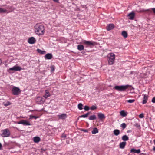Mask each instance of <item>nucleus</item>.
<instances>
[{"label": "nucleus", "mask_w": 155, "mask_h": 155, "mask_svg": "<svg viewBox=\"0 0 155 155\" xmlns=\"http://www.w3.org/2000/svg\"><path fill=\"white\" fill-rule=\"evenodd\" d=\"M126 144L125 142H123L120 143V148L121 149H124Z\"/></svg>", "instance_id": "nucleus-18"}, {"label": "nucleus", "mask_w": 155, "mask_h": 155, "mask_svg": "<svg viewBox=\"0 0 155 155\" xmlns=\"http://www.w3.org/2000/svg\"><path fill=\"white\" fill-rule=\"evenodd\" d=\"M36 41L35 39L33 37L29 38L28 41V42L30 44H33Z\"/></svg>", "instance_id": "nucleus-8"}, {"label": "nucleus", "mask_w": 155, "mask_h": 155, "mask_svg": "<svg viewBox=\"0 0 155 155\" xmlns=\"http://www.w3.org/2000/svg\"><path fill=\"white\" fill-rule=\"evenodd\" d=\"M89 107L87 106H85L84 107V109L86 111H88L89 110Z\"/></svg>", "instance_id": "nucleus-38"}, {"label": "nucleus", "mask_w": 155, "mask_h": 155, "mask_svg": "<svg viewBox=\"0 0 155 155\" xmlns=\"http://www.w3.org/2000/svg\"><path fill=\"white\" fill-rule=\"evenodd\" d=\"M1 63H2L1 60V59H0V64H1Z\"/></svg>", "instance_id": "nucleus-53"}, {"label": "nucleus", "mask_w": 155, "mask_h": 155, "mask_svg": "<svg viewBox=\"0 0 155 155\" xmlns=\"http://www.w3.org/2000/svg\"><path fill=\"white\" fill-rule=\"evenodd\" d=\"M98 132V130L97 128L95 127L93 128V130L92 131V133L93 134H95Z\"/></svg>", "instance_id": "nucleus-23"}, {"label": "nucleus", "mask_w": 155, "mask_h": 155, "mask_svg": "<svg viewBox=\"0 0 155 155\" xmlns=\"http://www.w3.org/2000/svg\"><path fill=\"white\" fill-rule=\"evenodd\" d=\"M153 149L154 151H155V146L153 147Z\"/></svg>", "instance_id": "nucleus-48"}, {"label": "nucleus", "mask_w": 155, "mask_h": 155, "mask_svg": "<svg viewBox=\"0 0 155 155\" xmlns=\"http://www.w3.org/2000/svg\"><path fill=\"white\" fill-rule=\"evenodd\" d=\"M139 117L141 118H143L144 117V115L142 113L140 114L139 115Z\"/></svg>", "instance_id": "nucleus-40"}, {"label": "nucleus", "mask_w": 155, "mask_h": 155, "mask_svg": "<svg viewBox=\"0 0 155 155\" xmlns=\"http://www.w3.org/2000/svg\"><path fill=\"white\" fill-rule=\"evenodd\" d=\"M88 116V114L87 113L84 115H83L79 116L78 117L79 118V117L85 118V117H87Z\"/></svg>", "instance_id": "nucleus-31"}, {"label": "nucleus", "mask_w": 155, "mask_h": 155, "mask_svg": "<svg viewBox=\"0 0 155 155\" xmlns=\"http://www.w3.org/2000/svg\"><path fill=\"white\" fill-rule=\"evenodd\" d=\"M82 44H83L86 47H91L92 46L96 45V42L92 41H87L84 40L82 41Z\"/></svg>", "instance_id": "nucleus-2"}, {"label": "nucleus", "mask_w": 155, "mask_h": 155, "mask_svg": "<svg viewBox=\"0 0 155 155\" xmlns=\"http://www.w3.org/2000/svg\"><path fill=\"white\" fill-rule=\"evenodd\" d=\"M83 106V105L81 103H79L78 105V108L80 110H81L83 109V108H82Z\"/></svg>", "instance_id": "nucleus-30"}, {"label": "nucleus", "mask_w": 155, "mask_h": 155, "mask_svg": "<svg viewBox=\"0 0 155 155\" xmlns=\"http://www.w3.org/2000/svg\"><path fill=\"white\" fill-rule=\"evenodd\" d=\"M109 55H109L108 56V62L109 64L112 65V64L115 60V55L113 53H110Z\"/></svg>", "instance_id": "nucleus-4"}, {"label": "nucleus", "mask_w": 155, "mask_h": 155, "mask_svg": "<svg viewBox=\"0 0 155 155\" xmlns=\"http://www.w3.org/2000/svg\"><path fill=\"white\" fill-rule=\"evenodd\" d=\"M130 152L131 153H139L140 152V149L136 150L135 149H132L130 150Z\"/></svg>", "instance_id": "nucleus-16"}, {"label": "nucleus", "mask_w": 155, "mask_h": 155, "mask_svg": "<svg viewBox=\"0 0 155 155\" xmlns=\"http://www.w3.org/2000/svg\"><path fill=\"white\" fill-rule=\"evenodd\" d=\"M149 9H147V10H145L144 11H149Z\"/></svg>", "instance_id": "nucleus-51"}, {"label": "nucleus", "mask_w": 155, "mask_h": 155, "mask_svg": "<svg viewBox=\"0 0 155 155\" xmlns=\"http://www.w3.org/2000/svg\"><path fill=\"white\" fill-rule=\"evenodd\" d=\"M12 93L14 95H17L21 93L20 89L16 87H14L12 89Z\"/></svg>", "instance_id": "nucleus-6"}, {"label": "nucleus", "mask_w": 155, "mask_h": 155, "mask_svg": "<svg viewBox=\"0 0 155 155\" xmlns=\"http://www.w3.org/2000/svg\"><path fill=\"white\" fill-rule=\"evenodd\" d=\"M131 132V130H128L127 131V133H129V132Z\"/></svg>", "instance_id": "nucleus-49"}, {"label": "nucleus", "mask_w": 155, "mask_h": 155, "mask_svg": "<svg viewBox=\"0 0 155 155\" xmlns=\"http://www.w3.org/2000/svg\"><path fill=\"white\" fill-rule=\"evenodd\" d=\"M144 155H145L144 154Z\"/></svg>", "instance_id": "nucleus-54"}, {"label": "nucleus", "mask_w": 155, "mask_h": 155, "mask_svg": "<svg viewBox=\"0 0 155 155\" xmlns=\"http://www.w3.org/2000/svg\"><path fill=\"white\" fill-rule=\"evenodd\" d=\"M2 134L1 135L3 137H8L10 136V132L9 130L8 129H6L2 130Z\"/></svg>", "instance_id": "nucleus-3"}, {"label": "nucleus", "mask_w": 155, "mask_h": 155, "mask_svg": "<svg viewBox=\"0 0 155 155\" xmlns=\"http://www.w3.org/2000/svg\"><path fill=\"white\" fill-rule=\"evenodd\" d=\"M35 31L36 34L38 35H42L44 34V27L43 25L41 23H38L35 26Z\"/></svg>", "instance_id": "nucleus-1"}, {"label": "nucleus", "mask_w": 155, "mask_h": 155, "mask_svg": "<svg viewBox=\"0 0 155 155\" xmlns=\"http://www.w3.org/2000/svg\"><path fill=\"white\" fill-rule=\"evenodd\" d=\"M84 46L81 45H79L77 46L78 49L80 51L84 50Z\"/></svg>", "instance_id": "nucleus-21"}, {"label": "nucleus", "mask_w": 155, "mask_h": 155, "mask_svg": "<svg viewBox=\"0 0 155 155\" xmlns=\"http://www.w3.org/2000/svg\"><path fill=\"white\" fill-rule=\"evenodd\" d=\"M2 145L0 143V150H1L2 149Z\"/></svg>", "instance_id": "nucleus-47"}, {"label": "nucleus", "mask_w": 155, "mask_h": 155, "mask_svg": "<svg viewBox=\"0 0 155 155\" xmlns=\"http://www.w3.org/2000/svg\"><path fill=\"white\" fill-rule=\"evenodd\" d=\"M22 124L24 125H30L31 124L28 121L23 120Z\"/></svg>", "instance_id": "nucleus-19"}, {"label": "nucleus", "mask_w": 155, "mask_h": 155, "mask_svg": "<svg viewBox=\"0 0 155 155\" xmlns=\"http://www.w3.org/2000/svg\"><path fill=\"white\" fill-rule=\"evenodd\" d=\"M23 120H22L18 122L17 123L19 124H22L23 123Z\"/></svg>", "instance_id": "nucleus-43"}, {"label": "nucleus", "mask_w": 155, "mask_h": 155, "mask_svg": "<svg viewBox=\"0 0 155 155\" xmlns=\"http://www.w3.org/2000/svg\"><path fill=\"white\" fill-rule=\"evenodd\" d=\"M37 101L38 104H41L44 102V101L43 100V98L41 97H38L37 99Z\"/></svg>", "instance_id": "nucleus-15"}, {"label": "nucleus", "mask_w": 155, "mask_h": 155, "mask_svg": "<svg viewBox=\"0 0 155 155\" xmlns=\"http://www.w3.org/2000/svg\"><path fill=\"white\" fill-rule=\"evenodd\" d=\"M45 92V94L43 96V97H45V98L46 99L48 97H50L51 95L48 90H46Z\"/></svg>", "instance_id": "nucleus-17"}, {"label": "nucleus", "mask_w": 155, "mask_h": 155, "mask_svg": "<svg viewBox=\"0 0 155 155\" xmlns=\"http://www.w3.org/2000/svg\"><path fill=\"white\" fill-rule=\"evenodd\" d=\"M135 15V13L132 12L128 14V17L129 19L130 20H133L134 17Z\"/></svg>", "instance_id": "nucleus-12"}, {"label": "nucleus", "mask_w": 155, "mask_h": 155, "mask_svg": "<svg viewBox=\"0 0 155 155\" xmlns=\"http://www.w3.org/2000/svg\"><path fill=\"white\" fill-rule=\"evenodd\" d=\"M135 100L134 99L129 100H127V102L129 103H132L135 101Z\"/></svg>", "instance_id": "nucleus-39"}, {"label": "nucleus", "mask_w": 155, "mask_h": 155, "mask_svg": "<svg viewBox=\"0 0 155 155\" xmlns=\"http://www.w3.org/2000/svg\"><path fill=\"white\" fill-rule=\"evenodd\" d=\"M152 10L153 11V13L155 14V8H152Z\"/></svg>", "instance_id": "nucleus-45"}, {"label": "nucleus", "mask_w": 155, "mask_h": 155, "mask_svg": "<svg viewBox=\"0 0 155 155\" xmlns=\"http://www.w3.org/2000/svg\"><path fill=\"white\" fill-rule=\"evenodd\" d=\"M97 108V107L96 106L93 105L91 107L90 109L92 110H94L96 109Z\"/></svg>", "instance_id": "nucleus-36"}, {"label": "nucleus", "mask_w": 155, "mask_h": 155, "mask_svg": "<svg viewBox=\"0 0 155 155\" xmlns=\"http://www.w3.org/2000/svg\"><path fill=\"white\" fill-rule=\"evenodd\" d=\"M113 132L114 134L116 136H117L120 134V130L118 129L115 130Z\"/></svg>", "instance_id": "nucleus-25"}, {"label": "nucleus", "mask_w": 155, "mask_h": 155, "mask_svg": "<svg viewBox=\"0 0 155 155\" xmlns=\"http://www.w3.org/2000/svg\"><path fill=\"white\" fill-rule=\"evenodd\" d=\"M114 27V25L113 24L108 25L106 26V29L108 31L110 30L113 29Z\"/></svg>", "instance_id": "nucleus-9"}, {"label": "nucleus", "mask_w": 155, "mask_h": 155, "mask_svg": "<svg viewBox=\"0 0 155 155\" xmlns=\"http://www.w3.org/2000/svg\"><path fill=\"white\" fill-rule=\"evenodd\" d=\"M153 142H154V144L155 145V139L154 140Z\"/></svg>", "instance_id": "nucleus-52"}, {"label": "nucleus", "mask_w": 155, "mask_h": 155, "mask_svg": "<svg viewBox=\"0 0 155 155\" xmlns=\"http://www.w3.org/2000/svg\"><path fill=\"white\" fill-rule=\"evenodd\" d=\"M8 13V12H7V10L6 9H4L2 8H0V13Z\"/></svg>", "instance_id": "nucleus-26"}, {"label": "nucleus", "mask_w": 155, "mask_h": 155, "mask_svg": "<svg viewBox=\"0 0 155 155\" xmlns=\"http://www.w3.org/2000/svg\"><path fill=\"white\" fill-rule=\"evenodd\" d=\"M37 52L41 54H44L46 53V51H42L41 50L38 49L37 50Z\"/></svg>", "instance_id": "nucleus-22"}, {"label": "nucleus", "mask_w": 155, "mask_h": 155, "mask_svg": "<svg viewBox=\"0 0 155 155\" xmlns=\"http://www.w3.org/2000/svg\"><path fill=\"white\" fill-rule=\"evenodd\" d=\"M97 116L98 118L101 120H102L105 118V117L104 114L101 113H99L97 114Z\"/></svg>", "instance_id": "nucleus-10"}, {"label": "nucleus", "mask_w": 155, "mask_h": 155, "mask_svg": "<svg viewBox=\"0 0 155 155\" xmlns=\"http://www.w3.org/2000/svg\"><path fill=\"white\" fill-rule=\"evenodd\" d=\"M87 113H88V115H89L90 114H91V112H88Z\"/></svg>", "instance_id": "nucleus-50"}, {"label": "nucleus", "mask_w": 155, "mask_h": 155, "mask_svg": "<svg viewBox=\"0 0 155 155\" xmlns=\"http://www.w3.org/2000/svg\"><path fill=\"white\" fill-rule=\"evenodd\" d=\"M96 119V116L94 115L90 116L89 118V119L90 120H94Z\"/></svg>", "instance_id": "nucleus-29"}, {"label": "nucleus", "mask_w": 155, "mask_h": 155, "mask_svg": "<svg viewBox=\"0 0 155 155\" xmlns=\"http://www.w3.org/2000/svg\"><path fill=\"white\" fill-rule=\"evenodd\" d=\"M54 2L57 3L59 2V0H53Z\"/></svg>", "instance_id": "nucleus-46"}, {"label": "nucleus", "mask_w": 155, "mask_h": 155, "mask_svg": "<svg viewBox=\"0 0 155 155\" xmlns=\"http://www.w3.org/2000/svg\"><path fill=\"white\" fill-rule=\"evenodd\" d=\"M58 118L61 119H65L67 117L66 114H62L58 116Z\"/></svg>", "instance_id": "nucleus-13"}, {"label": "nucleus", "mask_w": 155, "mask_h": 155, "mask_svg": "<svg viewBox=\"0 0 155 155\" xmlns=\"http://www.w3.org/2000/svg\"><path fill=\"white\" fill-rule=\"evenodd\" d=\"M120 127L124 129L126 128V125L125 123H123L121 124Z\"/></svg>", "instance_id": "nucleus-35"}, {"label": "nucleus", "mask_w": 155, "mask_h": 155, "mask_svg": "<svg viewBox=\"0 0 155 155\" xmlns=\"http://www.w3.org/2000/svg\"><path fill=\"white\" fill-rule=\"evenodd\" d=\"M39 117L38 116H33L32 115H31L30 116V119L34 118L35 119H36L37 118H38Z\"/></svg>", "instance_id": "nucleus-33"}, {"label": "nucleus", "mask_w": 155, "mask_h": 155, "mask_svg": "<svg viewBox=\"0 0 155 155\" xmlns=\"http://www.w3.org/2000/svg\"><path fill=\"white\" fill-rule=\"evenodd\" d=\"M151 101L153 103H155V97H154L152 98Z\"/></svg>", "instance_id": "nucleus-42"}, {"label": "nucleus", "mask_w": 155, "mask_h": 155, "mask_svg": "<svg viewBox=\"0 0 155 155\" xmlns=\"http://www.w3.org/2000/svg\"><path fill=\"white\" fill-rule=\"evenodd\" d=\"M128 85H122V86H116L114 87V88L115 89L120 91H124L128 88Z\"/></svg>", "instance_id": "nucleus-5"}, {"label": "nucleus", "mask_w": 155, "mask_h": 155, "mask_svg": "<svg viewBox=\"0 0 155 155\" xmlns=\"http://www.w3.org/2000/svg\"><path fill=\"white\" fill-rule=\"evenodd\" d=\"M134 126L137 127L138 128H140V125L137 123H136L134 124Z\"/></svg>", "instance_id": "nucleus-37"}, {"label": "nucleus", "mask_w": 155, "mask_h": 155, "mask_svg": "<svg viewBox=\"0 0 155 155\" xmlns=\"http://www.w3.org/2000/svg\"><path fill=\"white\" fill-rule=\"evenodd\" d=\"M120 115L123 117H125L127 115L126 112L124 110H122L120 112Z\"/></svg>", "instance_id": "nucleus-28"}, {"label": "nucleus", "mask_w": 155, "mask_h": 155, "mask_svg": "<svg viewBox=\"0 0 155 155\" xmlns=\"http://www.w3.org/2000/svg\"><path fill=\"white\" fill-rule=\"evenodd\" d=\"M50 68L51 69V71L53 72L55 70V66L54 65H51L50 66Z\"/></svg>", "instance_id": "nucleus-34"}, {"label": "nucleus", "mask_w": 155, "mask_h": 155, "mask_svg": "<svg viewBox=\"0 0 155 155\" xmlns=\"http://www.w3.org/2000/svg\"><path fill=\"white\" fill-rule=\"evenodd\" d=\"M62 138H65L66 137V135L65 134H62L61 136Z\"/></svg>", "instance_id": "nucleus-44"}, {"label": "nucleus", "mask_w": 155, "mask_h": 155, "mask_svg": "<svg viewBox=\"0 0 155 155\" xmlns=\"http://www.w3.org/2000/svg\"><path fill=\"white\" fill-rule=\"evenodd\" d=\"M81 130L84 131L85 132H88V130L87 129H81Z\"/></svg>", "instance_id": "nucleus-41"}, {"label": "nucleus", "mask_w": 155, "mask_h": 155, "mask_svg": "<svg viewBox=\"0 0 155 155\" xmlns=\"http://www.w3.org/2000/svg\"><path fill=\"white\" fill-rule=\"evenodd\" d=\"M122 140L124 141H127L129 140V138L126 135H124L122 137Z\"/></svg>", "instance_id": "nucleus-27"}, {"label": "nucleus", "mask_w": 155, "mask_h": 155, "mask_svg": "<svg viewBox=\"0 0 155 155\" xmlns=\"http://www.w3.org/2000/svg\"><path fill=\"white\" fill-rule=\"evenodd\" d=\"M52 55L51 53H48L45 56V59L50 60L52 58Z\"/></svg>", "instance_id": "nucleus-11"}, {"label": "nucleus", "mask_w": 155, "mask_h": 155, "mask_svg": "<svg viewBox=\"0 0 155 155\" xmlns=\"http://www.w3.org/2000/svg\"><path fill=\"white\" fill-rule=\"evenodd\" d=\"M34 141L36 143H38L40 140V138L39 137H34Z\"/></svg>", "instance_id": "nucleus-20"}, {"label": "nucleus", "mask_w": 155, "mask_h": 155, "mask_svg": "<svg viewBox=\"0 0 155 155\" xmlns=\"http://www.w3.org/2000/svg\"><path fill=\"white\" fill-rule=\"evenodd\" d=\"M121 35L125 38H127L128 36L127 33L125 31H123L122 32Z\"/></svg>", "instance_id": "nucleus-24"}, {"label": "nucleus", "mask_w": 155, "mask_h": 155, "mask_svg": "<svg viewBox=\"0 0 155 155\" xmlns=\"http://www.w3.org/2000/svg\"><path fill=\"white\" fill-rule=\"evenodd\" d=\"M22 69L21 68L18 66H14L12 68H10L9 71H20Z\"/></svg>", "instance_id": "nucleus-7"}, {"label": "nucleus", "mask_w": 155, "mask_h": 155, "mask_svg": "<svg viewBox=\"0 0 155 155\" xmlns=\"http://www.w3.org/2000/svg\"><path fill=\"white\" fill-rule=\"evenodd\" d=\"M11 104V103L9 101H7L3 103V105L5 106H7Z\"/></svg>", "instance_id": "nucleus-32"}, {"label": "nucleus", "mask_w": 155, "mask_h": 155, "mask_svg": "<svg viewBox=\"0 0 155 155\" xmlns=\"http://www.w3.org/2000/svg\"><path fill=\"white\" fill-rule=\"evenodd\" d=\"M143 95L144 96V97L142 103L143 104H145L147 102L148 96L146 94H143Z\"/></svg>", "instance_id": "nucleus-14"}]
</instances>
